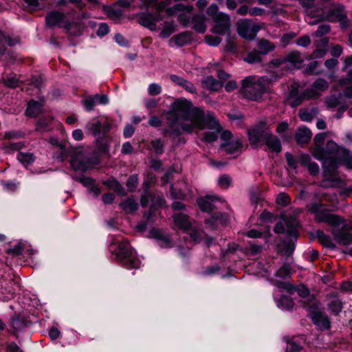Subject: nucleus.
Returning a JSON list of instances; mask_svg holds the SVG:
<instances>
[{"label": "nucleus", "instance_id": "1", "mask_svg": "<svg viewBox=\"0 0 352 352\" xmlns=\"http://www.w3.org/2000/svg\"><path fill=\"white\" fill-rule=\"evenodd\" d=\"M167 120L174 122L182 121H194L196 126H201L204 123V111L193 106L192 102L184 98H179L173 100L166 112Z\"/></svg>", "mask_w": 352, "mask_h": 352}, {"label": "nucleus", "instance_id": "2", "mask_svg": "<svg viewBox=\"0 0 352 352\" xmlns=\"http://www.w3.org/2000/svg\"><path fill=\"white\" fill-rule=\"evenodd\" d=\"M269 125L265 120H260L247 131L250 144L257 148L260 142H263L271 153H280L282 151L281 141L276 135L268 131Z\"/></svg>", "mask_w": 352, "mask_h": 352}, {"label": "nucleus", "instance_id": "3", "mask_svg": "<svg viewBox=\"0 0 352 352\" xmlns=\"http://www.w3.org/2000/svg\"><path fill=\"white\" fill-rule=\"evenodd\" d=\"M340 149L324 155L322 159H316L322 162L324 180L331 182L333 187H340L344 184V181L338 175L339 166L342 165Z\"/></svg>", "mask_w": 352, "mask_h": 352}, {"label": "nucleus", "instance_id": "4", "mask_svg": "<svg viewBox=\"0 0 352 352\" xmlns=\"http://www.w3.org/2000/svg\"><path fill=\"white\" fill-rule=\"evenodd\" d=\"M113 254L118 262L126 269H138L140 267L141 261L136 250L126 240L118 243Z\"/></svg>", "mask_w": 352, "mask_h": 352}, {"label": "nucleus", "instance_id": "5", "mask_svg": "<svg viewBox=\"0 0 352 352\" xmlns=\"http://www.w3.org/2000/svg\"><path fill=\"white\" fill-rule=\"evenodd\" d=\"M239 92L244 98L258 101L266 92V87L263 83L256 82L254 76H249L241 80Z\"/></svg>", "mask_w": 352, "mask_h": 352}, {"label": "nucleus", "instance_id": "6", "mask_svg": "<svg viewBox=\"0 0 352 352\" xmlns=\"http://www.w3.org/2000/svg\"><path fill=\"white\" fill-rule=\"evenodd\" d=\"M326 138L327 133H319L315 135L314 138L315 146L311 151L312 155L315 159H322L324 155L332 153L340 148V146L332 140H328L324 146Z\"/></svg>", "mask_w": 352, "mask_h": 352}, {"label": "nucleus", "instance_id": "7", "mask_svg": "<svg viewBox=\"0 0 352 352\" xmlns=\"http://www.w3.org/2000/svg\"><path fill=\"white\" fill-rule=\"evenodd\" d=\"M303 307L308 311V317L314 325L321 330H329L331 327V322L327 315L319 311L317 302H304Z\"/></svg>", "mask_w": 352, "mask_h": 352}, {"label": "nucleus", "instance_id": "8", "mask_svg": "<svg viewBox=\"0 0 352 352\" xmlns=\"http://www.w3.org/2000/svg\"><path fill=\"white\" fill-rule=\"evenodd\" d=\"M33 323L29 316L14 313L10 318V324L12 330L7 329V331L18 337L19 333L26 331L27 329L31 327Z\"/></svg>", "mask_w": 352, "mask_h": 352}, {"label": "nucleus", "instance_id": "9", "mask_svg": "<svg viewBox=\"0 0 352 352\" xmlns=\"http://www.w3.org/2000/svg\"><path fill=\"white\" fill-rule=\"evenodd\" d=\"M204 123L201 126H196L194 121H190V123H181L180 126L182 131L186 132L187 133H191L194 129H203L205 126H207L208 129H213L219 126L217 123V119L215 118L212 112L208 111L206 114L204 112Z\"/></svg>", "mask_w": 352, "mask_h": 352}, {"label": "nucleus", "instance_id": "10", "mask_svg": "<svg viewBox=\"0 0 352 352\" xmlns=\"http://www.w3.org/2000/svg\"><path fill=\"white\" fill-rule=\"evenodd\" d=\"M327 309L331 316L338 317L340 315L344 307V302L340 299L337 292H332L326 296Z\"/></svg>", "mask_w": 352, "mask_h": 352}, {"label": "nucleus", "instance_id": "11", "mask_svg": "<svg viewBox=\"0 0 352 352\" xmlns=\"http://www.w3.org/2000/svg\"><path fill=\"white\" fill-rule=\"evenodd\" d=\"M315 219L318 223H325L334 228L339 227L345 221L342 217L336 214L327 213L324 210H321L316 214Z\"/></svg>", "mask_w": 352, "mask_h": 352}, {"label": "nucleus", "instance_id": "12", "mask_svg": "<svg viewBox=\"0 0 352 352\" xmlns=\"http://www.w3.org/2000/svg\"><path fill=\"white\" fill-rule=\"evenodd\" d=\"M150 238L157 241L159 245L162 248H170L173 246V240L170 234H164L162 230L156 228H152L149 230Z\"/></svg>", "mask_w": 352, "mask_h": 352}, {"label": "nucleus", "instance_id": "13", "mask_svg": "<svg viewBox=\"0 0 352 352\" xmlns=\"http://www.w3.org/2000/svg\"><path fill=\"white\" fill-rule=\"evenodd\" d=\"M65 19L66 15L64 12L58 10L50 11L45 18V26L50 29H54L55 27L59 28Z\"/></svg>", "mask_w": 352, "mask_h": 352}, {"label": "nucleus", "instance_id": "14", "mask_svg": "<svg viewBox=\"0 0 352 352\" xmlns=\"http://www.w3.org/2000/svg\"><path fill=\"white\" fill-rule=\"evenodd\" d=\"M328 20L333 21H339L342 28H346L349 25V21L347 15L344 13L343 8H336L331 9L328 12Z\"/></svg>", "mask_w": 352, "mask_h": 352}, {"label": "nucleus", "instance_id": "15", "mask_svg": "<svg viewBox=\"0 0 352 352\" xmlns=\"http://www.w3.org/2000/svg\"><path fill=\"white\" fill-rule=\"evenodd\" d=\"M192 41L193 33L186 30L172 36L169 40V45L172 47L171 43L174 42L178 47H182L186 45H191Z\"/></svg>", "mask_w": 352, "mask_h": 352}, {"label": "nucleus", "instance_id": "16", "mask_svg": "<svg viewBox=\"0 0 352 352\" xmlns=\"http://www.w3.org/2000/svg\"><path fill=\"white\" fill-rule=\"evenodd\" d=\"M312 132L305 126H299L295 133L296 144L301 148L308 144L311 139Z\"/></svg>", "mask_w": 352, "mask_h": 352}, {"label": "nucleus", "instance_id": "17", "mask_svg": "<svg viewBox=\"0 0 352 352\" xmlns=\"http://www.w3.org/2000/svg\"><path fill=\"white\" fill-rule=\"evenodd\" d=\"M347 229L346 225H343L341 228L333 229L332 230V234L334 239L340 244L342 245H349L352 243V234L346 232Z\"/></svg>", "mask_w": 352, "mask_h": 352}, {"label": "nucleus", "instance_id": "18", "mask_svg": "<svg viewBox=\"0 0 352 352\" xmlns=\"http://www.w3.org/2000/svg\"><path fill=\"white\" fill-rule=\"evenodd\" d=\"M220 148L228 154L241 153L244 149L243 142L241 138H236L227 142H222Z\"/></svg>", "mask_w": 352, "mask_h": 352}, {"label": "nucleus", "instance_id": "19", "mask_svg": "<svg viewBox=\"0 0 352 352\" xmlns=\"http://www.w3.org/2000/svg\"><path fill=\"white\" fill-rule=\"evenodd\" d=\"M310 240L318 239L322 245L325 248L335 250L336 245L332 242L331 237L326 234L322 230H317L315 232L309 233Z\"/></svg>", "mask_w": 352, "mask_h": 352}, {"label": "nucleus", "instance_id": "20", "mask_svg": "<svg viewBox=\"0 0 352 352\" xmlns=\"http://www.w3.org/2000/svg\"><path fill=\"white\" fill-rule=\"evenodd\" d=\"M69 164L74 171L86 173L89 168V166L87 163L86 157L78 153L74 154L72 156Z\"/></svg>", "mask_w": 352, "mask_h": 352}, {"label": "nucleus", "instance_id": "21", "mask_svg": "<svg viewBox=\"0 0 352 352\" xmlns=\"http://www.w3.org/2000/svg\"><path fill=\"white\" fill-rule=\"evenodd\" d=\"M217 199L218 197L217 196L206 195L197 198V204L202 212L211 213L215 208L212 203Z\"/></svg>", "mask_w": 352, "mask_h": 352}, {"label": "nucleus", "instance_id": "22", "mask_svg": "<svg viewBox=\"0 0 352 352\" xmlns=\"http://www.w3.org/2000/svg\"><path fill=\"white\" fill-rule=\"evenodd\" d=\"M175 225L185 232H189L192 228V223L190 221L189 216L182 212L173 215Z\"/></svg>", "mask_w": 352, "mask_h": 352}, {"label": "nucleus", "instance_id": "23", "mask_svg": "<svg viewBox=\"0 0 352 352\" xmlns=\"http://www.w3.org/2000/svg\"><path fill=\"white\" fill-rule=\"evenodd\" d=\"M285 63H288L290 66L287 67L289 69H300L303 60L301 58L300 54L298 51H292L283 57Z\"/></svg>", "mask_w": 352, "mask_h": 352}, {"label": "nucleus", "instance_id": "24", "mask_svg": "<svg viewBox=\"0 0 352 352\" xmlns=\"http://www.w3.org/2000/svg\"><path fill=\"white\" fill-rule=\"evenodd\" d=\"M277 252L283 254L286 256H291L296 249V242L290 239L288 241L283 240L277 244Z\"/></svg>", "mask_w": 352, "mask_h": 352}, {"label": "nucleus", "instance_id": "25", "mask_svg": "<svg viewBox=\"0 0 352 352\" xmlns=\"http://www.w3.org/2000/svg\"><path fill=\"white\" fill-rule=\"evenodd\" d=\"M102 184L109 189L113 190L119 197H125L127 195L124 188L114 177H111L108 179L103 181Z\"/></svg>", "mask_w": 352, "mask_h": 352}, {"label": "nucleus", "instance_id": "26", "mask_svg": "<svg viewBox=\"0 0 352 352\" xmlns=\"http://www.w3.org/2000/svg\"><path fill=\"white\" fill-rule=\"evenodd\" d=\"M219 8L217 4H211L206 10V14L212 17L214 22H218L221 21H228L230 19V15L224 12H219Z\"/></svg>", "mask_w": 352, "mask_h": 352}, {"label": "nucleus", "instance_id": "27", "mask_svg": "<svg viewBox=\"0 0 352 352\" xmlns=\"http://www.w3.org/2000/svg\"><path fill=\"white\" fill-rule=\"evenodd\" d=\"M138 23L143 27L151 31L156 30V25L153 23V12H144L139 15Z\"/></svg>", "mask_w": 352, "mask_h": 352}, {"label": "nucleus", "instance_id": "28", "mask_svg": "<svg viewBox=\"0 0 352 352\" xmlns=\"http://www.w3.org/2000/svg\"><path fill=\"white\" fill-rule=\"evenodd\" d=\"M214 23L215 24L210 29L212 33L219 35L230 34V19L228 21H221Z\"/></svg>", "mask_w": 352, "mask_h": 352}, {"label": "nucleus", "instance_id": "29", "mask_svg": "<svg viewBox=\"0 0 352 352\" xmlns=\"http://www.w3.org/2000/svg\"><path fill=\"white\" fill-rule=\"evenodd\" d=\"M41 107L42 104L38 101L31 99L27 104L25 115L28 118H36Z\"/></svg>", "mask_w": 352, "mask_h": 352}, {"label": "nucleus", "instance_id": "30", "mask_svg": "<svg viewBox=\"0 0 352 352\" xmlns=\"http://www.w3.org/2000/svg\"><path fill=\"white\" fill-rule=\"evenodd\" d=\"M251 23L252 21L248 19H241L237 22V33L240 36L243 38H248L250 37L248 33L251 30Z\"/></svg>", "mask_w": 352, "mask_h": 352}, {"label": "nucleus", "instance_id": "31", "mask_svg": "<svg viewBox=\"0 0 352 352\" xmlns=\"http://www.w3.org/2000/svg\"><path fill=\"white\" fill-rule=\"evenodd\" d=\"M192 29L197 33L204 34L206 31V16L204 14H195L192 18Z\"/></svg>", "mask_w": 352, "mask_h": 352}, {"label": "nucleus", "instance_id": "32", "mask_svg": "<svg viewBox=\"0 0 352 352\" xmlns=\"http://www.w3.org/2000/svg\"><path fill=\"white\" fill-rule=\"evenodd\" d=\"M276 306L283 310L290 311L294 306V302L292 297L287 295H280L276 300Z\"/></svg>", "mask_w": 352, "mask_h": 352}, {"label": "nucleus", "instance_id": "33", "mask_svg": "<svg viewBox=\"0 0 352 352\" xmlns=\"http://www.w3.org/2000/svg\"><path fill=\"white\" fill-rule=\"evenodd\" d=\"M315 95L317 96H319V94H316L314 90L307 89L302 94H300V95L292 98L293 100L291 102L290 106L292 108H296L301 105L306 98L310 99Z\"/></svg>", "mask_w": 352, "mask_h": 352}, {"label": "nucleus", "instance_id": "34", "mask_svg": "<svg viewBox=\"0 0 352 352\" xmlns=\"http://www.w3.org/2000/svg\"><path fill=\"white\" fill-rule=\"evenodd\" d=\"M219 126L216 128L210 129L211 130H215V131H206L202 135L201 140L206 144H210L217 140L219 133L222 131V126L217 120Z\"/></svg>", "mask_w": 352, "mask_h": 352}, {"label": "nucleus", "instance_id": "35", "mask_svg": "<svg viewBox=\"0 0 352 352\" xmlns=\"http://www.w3.org/2000/svg\"><path fill=\"white\" fill-rule=\"evenodd\" d=\"M16 159L27 168L34 163L36 157L32 153L19 151L16 155Z\"/></svg>", "mask_w": 352, "mask_h": 352}, {"label": "nucleus", "instance_id": "36", "mask_svg": "<svg viewBox=\"0 0 352 352\" xmlns=\"http://www.w3.org/2000/svg\"><path fill=\"white\" fill-rule=\"evenodd\" d=\"M120 207L127 213H133L138 210V204L131 196L128 197L124 201L120 204Z\"/></svg>", "mask_w": 352, "mask_h": 352}, {"label": "nucleus", "instance_id": "37", "mask_svg": "<svg viewBox=\"0 0 352 352\" xmlns=\"http://www.w3.org/2000/svg\"><path fill=\"white\" fill-rule=\"evenodd\" d=\"M340 154L341 155V163L347 168L352 170V153L349 149L340 146Z\"/></svg>", "mask_w": 352, "mask_h": 352}, {"label": "nucleus", "instance_id": "38", "mask_svg": "<svg viewBox=\"0 0 352 352\" xmlns=\"http://www.w3.org/2000/svg\"><path fill=\"white\" fill-rule=\"evenodd\" d=\"M202 83L208 89L215 91H218L223 85L221 81L217 80L212 76H207L202 81Z\"/></svg>", "mask_w": 352, "mask_h": 352}, {"label": "nucleus", "instance_id": "39", "mask_svg": "<svg viewBox=\"0 0 352 352\" xmlns=\"http://www.w3.org/2000/svg\"><path fill=\"white\" fill-rule=\"evenodd\" d=\"M244 60L249 64H263V56L256 50L248 52Z\"/></svg>", "mask_w": 352, "mask_h": 352}, {"label": "nucleus", "instance_id": "40", "mask_svg": "<svg viewBox=\"0 0 352 352\" xmlns=\"http://www.w3.org/2000/svg\"><path fill=\"white\" fill-rule=\"evenodd\" d=\"M150 145L156 157L161 156L165 151V145L161 138L152 140L150 142Z\"/></svg>", "mask_w": 352, "mask_h": 352}, {"label": "nucleus", "instance_id": "41", "mask_svg": "<svg viewBox=\"0 0 352 352\" xmlns=\"http://www.w3.org/2000/svg\"><path fill=\"white\" fill-rule=\"evenodd\" d=\"M274 48L275 46L272 42L266 39H261L258 43V50H256L263 56L267 55L269 52L273 51Z\"/></svg>", "mask_w": 352, "mask_h": 352}, {"label": "nucleus", "instance_id": "42", "mask_svg": "<svg viewBox=\"0 0 352 352\" xmlns=\"http://www.w3.org/2000/svg\"><path fill=\"white\" fill-rule=\"evenodd\" d=\"M176 31V27L173 21H165L164 25L160 33V36L162 38H168Z\"/></svg>", "mask_w": 352, "mask_h": 352}, {"label": "nucleus", "instance_id": "43", "mask_svg": "<svg viewBox=\"0 0 352 352\" xmlns=\"http://www.w3.org/2000/svg\"><path fill=\"white\" fill-rule=\"evenodd\" d=\"M318 112L316 107H312L311 112H309L307 109H302L299 111V118L300 120L303 122H310L313 120L314 116Z\"/></svg>", "mask_w": 352, "mask_h": 352}, {"label": "nucleus", "instance_id": "44", "mask_svg": "<svg viewBox=\"0 0 352 352\" xmlns=\"http://www.w3.org/2000/svg\"><path fill=\"white\" fill-rule=\"evenodd\" d=\"M287 230H285L287 236L294 239V241L298 239L300 236L299 232L297 229V225L292 221H288L286 223Z\"/></svg>", "mask_w": 352, "mask_h": 352}, {"label": "nucleus", "instance_id": "45", "mask_svg": "<svg viewBox=\"0 0 352 352\" xmlns=\"http://www.w3.org/2000/svg\"><path fill=\"white\" fill-rule=\"evenodd\" d=\"M87 127L94 137L99 138L102 133V122L100 120L89 122Z\"/></svg>", "mask_w": 352, "mask_h": 352}, {"label": "nucleus", "instance_id": "46", "mask_svg": "<svg viewBox=\"0 0 352 352\" xmlns=\"http://www.w3.org/2000/svg\"><path fill=\"white\" fill-rule=\"evenodd\" d=\"M102 10L105 12L110 19H119L122 17L123 12L120 9H114L107 5H103Z\"/></svg>", "mask_w": 352, "mask_h": 352}, {"label": "nucleus", "instance_id": "47", "mask_svg": "<svg viewBox=\"0 0 352 352\" xmlns=\"http://www.w3.org/2000/svg\"><path fill=\"white\" fill-rule=\"evenodd\" d=\"M50 120L46 118H39L36 123L35 131L37 132H44L50 130Z\"/></svg>", "mask_w": 352, "mask_h": 352}, {"label": "nucleus", "instance_id": "48", "mask_svg": "<svg viewBox=\"0 0 352 352\" xmlns=\"http://www.w3.org/2000/svg\"><path fill=\"white\" fill-rule=\"evenodd\" d=\"M138 175L133 174L129 177L126 182V186L129 192H134L138 186Z\"/></svg>", "mask_w": 352, "mask_h": 352}, {"label": "nucleus", "instance_id": "49", "mask_svg": "<svg viewBox=\"0 0 352 352\" xmlns=\"http://www.w3.org/2000/svg\"><path fill=\"white\" fill-rule=\"evenodd\" d=\"M292 274V269L288 263H284L275 273V276L286 278Z\"/></svg>", "mask_w": 352, "mask_h": 352}, {"label": "nucleus", "instance_id": "50", "mask_svg": "<svg viewBox=\"0 0 352 352\" xmlns=\"http://www.w3.org/2000/svg\"><path fill=\"white\" fill-rule=\"evenodd\" d=\"M319 66V62L318 60H314L310 62L305 67L304 74L305 75H316L318 76L321 74L320 71L316 72V69Z\"/></svg>", "mask_w": 352, "mask_h": 352}, {"label": "nucleus", "instance_id": "51", "mask_svg": "<svg viewBox=\"0 0 352 352\" xmlns=\"http://www.w3.org/2000/svg\"><path fill=\"white\" fill-rule=\"evenodd\" d=\"M274 285L279 289L286 290L289 294H293L296 290V287L289 282L276 280Z\"/></svg>", "mask_w": 352, "mask_h": 352}, {"label": "nucleus", "instance_id": "52", "mask_svg": "<svg viewBox=\"0 0 352 352\" xmlns=\"http://www.w3.org/2000/svg\"><path fill=\"white\" fill-rule=\"evenodd\" d=\"M25 147V142H9L5 146V149L8 152L21 151V150Z\"/></svg>", "mask_w": 352, "mask_h": 352}, {"label": "nucleus", "instance_id": "53", "mask_svg": "<svg viewBox=\"0 0 352 352\" xmlns=\"http://www.w3.org/2000/svg\"><path fill=\"white\" fill-rule=\"evenodd\" d=\"M25 133L24 131L18 130V131H6L4 133V139L6 140H12V139H20L24 138Z\"/></svg>", "mask_w": 352, "mask_h": 352}, {"label": "nucleus", "instance_id": "54", "mask_svg": "<svg viewBox=\"0 0 352 352\" xmlns=\"http://www.w3.org/2000/svg\"><path fill=\"white\" fill-rule=\"evenodd\" d=\"M20 80L16 77L14 74L13 76H10L4 79L3 84L4 85L10 89H15L19 87Z\"/></svg>", "mask_w": 352, "mask_h": 352}, {"label": "nucleus", "instance_id": "55", "mask_svg": "<svg viewBox=\"0 0 352 352\" xmlns=\"http://www.w3.org/2000/svg\"><path fill=\"white\" fill-rule=\"evenodd\" d=\"M76 182L80 183L85 187L90 188L93 184H95L96 180L91 177L81 175L74 178Z\"/></svg>", "mask_w": 352, "mask_h": 352}, {"label": "nucleus", "instance_id": "56", "mask_svg": "<svg viewBox=\"0 0 352 352\" xmlns=\"http://www.w3.org/2000/svg\"><path fill=\"white\" fill-rule=\"evenodd\" d=\"M186 10V7L182 3H176L173 7L168 8L166 10V13L169 16H173L176 14L177 12H184Z\"/></svg>", "mask_w": 352, "mask_h": 352}, {"label": "nucleus", "instance_id": "57", "mask_svg": "<svg viewBox=\"0 0 352 352\" xmlns=\"http://www.w3.org/2000/svg\"><path fill=\"white\" fill-rule=\"evenodd\" d=\"M329 85V82L325 79L319 78L313 82L312 87L316 89L324 91L328 89Z\"/></svg>", "mask_w": 352, "mask_h": 352}, {"label": "nucleus", "instance_id": "58", "mask_svg": "<svg viewBox=\"0 0 352 352\" xmlns=\"http://www.w3.org/2000/svg\"><path fill=\"white\" fill-rule=\"evenodd\" d=\"M96 146L98 151L102 155H107L109 153V144L104 141L102 138L99 137L97 138Z\"/></svg>", "mask_w": 352, "mask_h": 352}, {"label": "nucleus", "instance_id": "59", "mask_svg": "<svg viewBox=\"0 0 352 352\" xmlns=\"http://www.w3.org/2000/svg\"><path fill=\"white\" fill-rule=\"evenodd\" d=\"M168 122L170 129L171 135L179 137L182 135V131L181 126H178V122H174L173 120H168Z\"/></svg>", "mask_w": 352, "mask_h": 352}, {"label": "nucleus", "instance_id": "60", "mask_svg": "<svg viewBox=\"0 0 352 352\" xmlns=\"http://www.w3.org/2000/svg\"><path fill=\"white\" fill-rule=\"evenodd\" d=\"M205 41L208 45L217 47L221 43L222 39L218 36L207 34L205 36Z\"/></svg>", "mask_w": 352, "mask_h": 352}, {"label": "nucleus", "instance_id": "61", "mask_svg": "<svg viewBox=\"0 0 352 352\" xmlns=\"http://www.w3.org/2000/svg\"><path fill=\"white\" fill-rule=\"evenodd\" d=\"M82 103L83 104L85 109L87 112H90L92 110H94V108L95 105L96 104L93 96H89L87 98L82 100Z\"/></svg>", "mask_w": 352, "mask_h": 352}, {"label": "nucleus", "instance_id": "62", "mask_svg": "<svg viewBox=\"0 0 352 352\" xmlns=\"http://www.w3.org/2000/svg\"><path fill=\"white\" fill-rule=\"evenodd\" d=\"M260 219L262 222L264 223H272L276 219V217L272 212L265 210L261 214Z\"/></svg>", "mask_w": 352, "mask_h": 352}, {"label": "nucleus", "instance_id": "63", "mask_svg": "<svg viewBox=\"0 0 352 352\" xmlns=\"http://www.w3.org/2000/svg\"><path fill=\"white\" fill-rule=\"evenodd\" d=\"M276 202L278 205L285 207L291 203L290 197L285 193H280L278 195Z\"/></svg>", "mask_w": 352, "mask_h": 352}, {"label": "nucleus", "instance_id": "64", "mask_svg": "<svg viewBox=\"0 0 352 352\" xmlns=\"http://www.w3.org/2000/svg\"><path fill=\"white\" fill-rule=\"evenodd\" d=\"M190 231L189 236L195 243H199L204 240V237H202L199 230L192 228Z\"/></svg>", "mask_w": 352, "mask_h": 352}]
</instances>
